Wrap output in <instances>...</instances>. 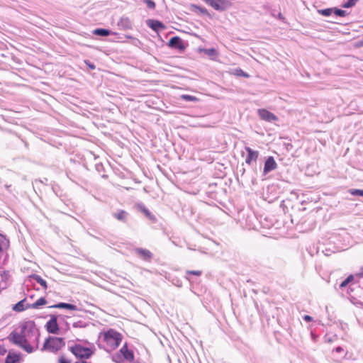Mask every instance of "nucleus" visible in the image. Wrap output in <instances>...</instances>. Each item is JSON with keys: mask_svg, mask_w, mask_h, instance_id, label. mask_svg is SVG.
<instances>
[{"mask_svg": "<svg viewBox=\"0 0 363 363\" xmlns=\"http://www.w3.org/2000/svg\"><path fill=\"white\" fill-rule=\"evenodd\" d=\"M30 335H35V339L37 342H38L40 337V332L36 328L35 322L33 320L23 323L21 326L20 333L13 330L9 334L7 338L13 345L20 347L23 342H26L27 337H30Z\"/></svg>", "mask_w": 363, "mask_h": 363, "instance_id": "nucleus-1", "label": "nucleus"}, {"mask_svg": "<svg viewBox=\"0 0 363 363\" xmlns=\"http://www.w3.org/2000/svg\"><path fill=\"white\" fill-rule=\"evenodd\" d=\"M65 345V342L64 338L49 336L45 339L41 350L55 353L60 350Z\"/></svg>", "mask_w": 363, "mask_h": 363, "instance_id": "nucleus-2", "label": "nucleus"}, {"mask_svg": "<svg viewBox=\"0 0 363 363\" xmlns=\"http://www.w3.org/2000/svg\"><path fill=\"white\" fill-rule=\"evenodd\" d=\"M101 334L103 335L104 341L113 349L118 347L122 341V335L114 329H108Z\"/></svg>", "mask_w": 363, "mask_h": 363, "instance_id": "nucleus-3", "label": "nucleus"}, {"mask_svg": "<svg viewBox=\"0 0 363 363\" xmlns=\"http://www.w3.org/2000/svg\"><path fill=\"white\" fill-rule=\"evenodd\" d=\"M70 351L77 358L79 359H89L94 353L89 347L78 344L71 347Z\"/></svg>", "mask_w": 363, "mask_h": 363, "instance_id": "nucleus-4", "label": "nucleus"}, {"mask_svg": "<svg viewBox=\"0 0 363 363\" xmlns=\"http://www.w3.org/2000/svg\"><path fill=\"white\" fill-rule=\"evenodd\" d=\"M45 328L49 333L57 335L59 333L60 328L57 323V316L50 315V319L46 323Z\"/></svg>", "mask_w": 363, "mask_h": 363, "instance_id": "nucleus-5", "label": "nucleus"}, {"mask_svg": "<svg viewBox=\"0 0 363 363\" xmlns=\"http://www.w3.org/2000/svg\"><path fill=\"white\" fill-rule=\"evenodd\" d=\"M168 46L171 48L177 49L179 51H184L186 49V46L182 39L179 36L172 37L169 42Z\"/></svg>", "mask_w": 363, "mask_h": 363, "instance_id": "nucleus-6", "label": "nucleus"}, {"mask_svg": "<svg viewBox=\"0 0 363 363\" xmlns=\"http://www.w3.org/2000/svg\"><path fill=\"white\" fill-rule=\"evenodd\" d=\"M277 167V163L276 162L274 157L269 156L264 161L263 175L266 176L272 171L276 169Z\"/></svg>", "mask_w": 363, "mask_h": 363, "instance_id": "nucleus-7", "label": "nucleus"}, {"mask_svg": "<svg viewBox=\"0 0 363 363\" xmlns=\"http://www.w3.org/2000/svg\"><path fill=\"white\" fill-rule=\"evenodd\" d=\"M118 351L124 360H126L129 362H132L134 360L135 356L133 351L128 349L127 342H125Z\"/></svg>", "mask_w": 363, "mask_h": 363, "instance_id": "nucleus-8", "label": "nucleus"}, {"mask_svg": "<svg viewBox=\"0 0 363 363\" xmlns=\"http://www.w3.org/2000/svg\"><path fill=\"white\" fill-rule=\"evenodd\" d=\"M245 150L247 152L245 158L246 164L251 165L253 162H256L259 157V151L254 150L251 147L247 146L245 147Z\"/></svg>", "mask_w": 363, "mask_h": 363, "instance_id": "nucleus-9", "label": "nucleus"}, {"mask_svg": "<svg viewBox=\"0 0 363 363\" xmlns=\"http://www.w3.org/2000/svg\"><path fill=\"white\" fill-rule=\"evenodd\" d=\"M258 114L261 119L267 122H274L278 120V118L273 113L267 111V109H259Z\"/></svg>", "mask_w": 363, "mask_h": 363, "instance_id": "nucleus-10", "label": "nucleus"}, {"mask_svg": "<svg viewBox=\"0 0 363 363\" xmlns=\"http://www.w3.org/2000/svg\"><path fill=\"white\" fill-rule=\"evenodd\" d=\"M146 24L149 28L157 33L166 28L165 25L158 20L148 19L146 21Z\"/></svg>", "mask_w": 363, "mask_h": 363, "instance_id": "nucleus-11", "label": "nucleus"}, {"mask_svg": "<svg viewBox=\"0 0 363 363\" xmlns=\"http://www.w3.org/2000/svg\"><path fill=\"white\" fill-rule=\"evenodd\" d=\"M136 207L137 209L143 213L150 220H151L152 223H157V219L156 216L153 215L143 203H138Z\"/></svg>", "mask_w": 363, "mask_h": 363, "instance_id": "nucleus-12", "label": "nucleus"}, {"mask_svg": "<svg viewBox=\"0 0 363 363\" xmlns=\"http://www.w3.org/2000/svg\"><path fill=\"white\" fill-rule=\"evenodd\" d=\"M21 354L20 352L10 350L6 357L5 363H21Z\"/></svg>", "mask_w": 363, "mask_h": 363, "instance_id": "nucleus-13", "label": "nucleus"}, {"mask_svg": "<svg viewBox=\"0 0 363 363\" xmlns=\"http://www.w3.org/2000/svg\"><path fill=\"white\" fill-rule=\"evenodd\" d=\"M118 26L121 30H126L132 29V23L128 17L123 16L118 22Z\"/></svg>", "mask_w": 363, "mask_h": 363, "instance_id": "nucleus-14", "label": "nucleus"}, {"mask_svg": "<svg viewBox=\"0 0 363 363\" xmlns=\"http://www.w3.org/2000/svg\"><path fill=\"white\" fill-rule=\"evenodd\" d=\"M49 308H60V309H67L70 311H77V306L74 304L69 303H64V302H60L55 305L49 306Z\"/></svg>", "mask_w": 363, "mask_h": 363, "instance_id": "nucleus-15", "label": "nucleus"}, {"mask_svg": "<svg viewBox=\"0 0 363 363\" xmlns=\"http://www.w3.org/2000/svg\"><path fill=\"white\" fill-rule=\"evenodd\" d=\"M135 252L138 256L142 257L145 261H150L153 256L152 253L150 250L143 249V248H140V247L136 248Z\"/></svg>", "mask_w": 363, "mask_h": 363, "instance_id": "nucleus-16", "label": "nucleus"}, {"mask_svg": "<svg viewBox=\"0 0 363 363\" xmlns=\"http://www.w3.org/2000/svg\"><path fill=\"white\" fill-rule=\"evenodd\" d=\"M92 33L95 35L100 36V37H106L111 34H116L115 33L112 32L109 29L102 28H99L94 29L92 31Z\"/></svg>", "mask_w": 363, "mask_h": 363, "instance_id": "nucleus-17", "label": "nucleus"}, {"mask_svg": "<svg viewBox=\"0 0 363 363\" xmlns=\"http://www.w3.org/2000/svg\"><path fill=\"white\" fill-rule=\"evenodd\" d=\"M113 216L118 220L125 223L128 220V213L124 210H119L118 212L113 213Z\"/></svg>", "mask_w": 363, "mask_h": 363, "instance_id": "nucleus-18", "label": "nucleus"}, {"mask_svg": "<svg viewBox=\"0 0 363 363\" xmlns=\"http://www.w3.org/2000/svg\"><path fill=\"white\" fill-rule=\"evenodd\" d=\"M47 303V300L45 297H41L39 299H38L35 302H34L32 304H27L26 306V308H39L40 306H44Z\"/></svg>", "mask_w": 363, "mask_h": 363, "instance_id": "nucleus-19", "label": "nucleus"}, {"mask_svg": "<svg viewBox=\"0 0 363 363\" xmlns=\"http://www.w3.org/2000/svg\"><path fill=\"white\" fill-rule=\"evenodd\" d=\"M30 279L35 280L38 282L44 289H48L47 281L43 279L40 275L33 274L30 276Z\"/></svg>", "mask_w": 363, "mask_h": 363, "instance_id": "nucleus-20", "label": "nucleus"}, {"mask_svg": "<svg viewBox=\"0 0 363 363\" xmlns=\"http://www.w3.org/2000/svg\"><path fill=\"white\" fill-rule=\"evenodd\" d=\"M26 298H23L21 301L16 303L13 306V310L16 312H21L27 309L28 308H26V306L24 305V303L26 301Z\"/></svg>", "mask_w": 363, "mask_h": 363, "instance_id": "nucleus-21", "label": "nucleus"}, {"mask_svg": "<svg viewBox=\"0 0 363 363\" xmlns=\"http://www.w3.org/2000/svg\"><path fill=\"white\" fill-rule=\"evenodd\" d=\"M354 280V276L352 274L349 275L345 280H343L339 287L342 289L346 287L351 281Z\"/></svg>", "mask_w": 363, "mask_h": 363, "instance_id": "nucleus-22", "label": "nucleus"}, {"mask_svg": "<svg viewBox=\"0 0 363 363\" xmlns=\"http://www.w3.org/2000/svg\"><path fill=\"white\" fill-rule=\"evenodd\" d=\"M203 52L211 58L216 57L218 55L217 50L213 48L204 49Z\"/></svg>", "mask_w": 363, "mask_h": 363, "instance_id": "nucleus-23", "label": "nucleus"}, {"mask_svg": "<svg viewBox=\"0 0 363 363\" xmlns=\"http://www.w3.org/2000/svg\"><path fill=\"white\" fill-rule=\"evenodd\" d=\"M233 73H234L235 75H236L238 77H244V78H249L250 77V75L247 73H246L245 72H244L240 68L235 69Z\"/></svg>", "mask_w": 363, "mask_h": 363, "instance_id": "nucleus-24", "label": "nucleus"}, {"mask_svg": "<svg viewBox=\"0 0 363 363\" xmlns=\"http://www.w3.org/2000/svg\"><path fill=\"white\" fill-rule=\"evenodd\" d=\"M333 13L335 16L340 17H345L347 15V12L346 11L338 9L337 7L333 8Z\"/></svg>", "mask_w": 363, "mask_h": 363, "instance_id": "nucleus-25", "label": "nucleus"}, {"mask_svg": "<svg viewBox=\"0 0 363 363\" xmlns=\"http://www.w3.org/2000/svg\"><path fill=\"white\" fill-rule=\"evenodd\" d=\"M21 348L24 350L28 353H31L33 351V347L28 342L27 339L26 340V342H23L21 346Z\"/></svg>", "mask_w": 363, "mask_h": 363, "instance_id": "nucleus-26", "label": "nucleus"}, {"mask_svg": "<svg viewBox=\"0 0 363 363\" xmlns=\"http://www.w3.org/2000/svg\"><path fill=\"white\" fill-rule=\"evenodd\" d=\"M348 192L352 196L363 197V189H350Z\"/></svg>", "mask_w": 363, "mask_h": 363, "instance_id": "nucleus-27", "label": "nucleus"}, {"mask_svg": "<svg viewBox=\"0 0 363 363\" xmlns=\"http://www.w3.org/2000/svg\"><path fill=\"white\" fill-rule=\"evenodd\" d=\"M112 360L113 362H116V363H123L124 362V359L122 358V356L121 354H120L119 351L117 352L116 353H115L113 356H112Z\"/></svg>", "mask_w": 363, "mask_h": 363, "instance_id": "nucleus-28", "label": "nucleus"}, {"mask_svg": "<svg viewBox=\"0 0 363 363\" xmlns=\"http://www.w3.org/2000/svg\"><path fill=\"white\" fill-rule=\"evenodd\" d=\"M318 13L324 16H330L333 13V8H327L318 11Z\"/></svg>", "mask_w": 363, "mask_h": 363, "instance_id": "nucleus-29", "label": "nucleus"}, {"mask_svg": "<svg viewBox=\"0 0 363 363\" xmlns=\"http://www.w3.org/2000/svg\"><path fill=\"white\" fill-rule=\"evenodd\" d=\"M181 99L186 101H194V102H196V101H198L199 99L194 96H191V95H189V94H183L181 96Z\"/></svg>", "mask_w": 363, "mask_h": 363, "instance_id": "nucleus-30", "label": "nucleus"}, {"mask_svg": "<svg viewBox=\"0 0 363 363\" xmlns=\"http://www.w3.org/2000/svg\"><path fill=\"white\" fill-rule=\"evenodd\" d=\"M359 0H347L342 4V7L349 9L353 7Z\"/></svg>", "mask_w": 363, "mask_h": 363, "instance_id": "nucleus-31", "label": "nucleus"}, {"mask_svg": "<svg viewBox=\"0 0 363 363\" xmlns=\"http://www.w3.org/2000/svg\"><path fill=\"white\" fill-rule=\"evenodd\" d=\"M193 6L194 7L195 9L199 10L203 15L210 16V14L206 8L197 5H193Z\"/></svg>", "mask_w": 363, "mask_h": 363, "instance_id": "nucleus-32", "label": "nucleus"}, {"mask_svg": "<svg viewBox=\"0 0 363 363\" xmlns=\"http://www.w3.org/2000/svg\"><path fill=\"white\" fill-rule=\"evenodd\" d=\"M143 2L150 9H154L155 8V3L153 0H143Z\"/></svg>", "mask_w": 363, "mask_h": 363, "instance_id": "nucleus-33", "label": "nucleus"}, {"mask_svg": "<svg viewBox=\"0 0 363 363\" xmlns=\"http://www.w3.org/2000/svg\"><path fill=\"white\" fill-rule=\"evenodd\" d=\"M72 326H73V328H85L86 326V324L84 323L82 320H78L77 322H74L72 324Z\"/></svg>", "mask_w": 363, "mask_h": 363, "instance_id": "nucleus-34", "label": "nucleus"}, {"mask_svg": "<svg viewBox=\"0 0 363 363\" xmlns=\"http://www.w3.org/2000/svg\"><path fill=\"white\" fill-rule=\"evenodd\" d=\"M186 273V274L195 275V276L199 277L201 275L202 272L199 271V270H187Z\"/></svg>", "mask_w": 363, "mask_h": 363, "instance_id": "nucleus-35", "label": "nucleus"}, {"mask_svg": "<svg viewBox=\"0 0 363 363\" xmlns=\"http://www.w3.org/2000/svg\"><path fill=\"white\" fill-rule=\"evenodd\" d=\"M84 63L91 70H94L96 69V65H94V63L91 62L90 60H85Z\"/></svg>", "mask_w": 363, "mask_h": 363, "instance_id": "nucleus-36", "label": "nucleus"}, {"mask_svg": "<svg viewBox=\"0 0 363 363\" xmlns=\"http://www.w3.org/2000/svg\"><path fill=\"white\" fill-rule=\"evenodd\" d=\"M6 352L7 350L5 348V347L3 345H0V357L5 355Z\"/></svg>", "mask_w": 363, "mask_h": 363, "instance_id": "nucleus-37", "label": "nucleus"}, {"mask_svg": "<svg viewBox=\"0 0 363 363\" xmlns=\"http://www.w3.org/2000/svg\"><path fill=\"white\" fill-rule=\"evenodd\" d=\"M59 363H71V361L66 359L64 356H61L59 359Z\"/></svg>", "mask_w": 363, "mask_h": 363, "instance_id": "nucleus-38", "label": "nucleus"}, {"mask_svg": "<svg viewBox=\"0 0 363 363\" xmlns=\"http://www.w3.org/2000/svg\"><path fill=\"white\" fill-rule=\"evenodd\" d=\"M172 283L177 287H182V281H180L179 279H174L172 281Z\"/></svg>", "mask_w": 363, "mask_h": 363, "instance_id": "nucleus-39", "label": "nucleus"}, {"mask_svg": "<svg viewBox=\"0 0 363 363\" xmlns=\"http://www.w3.org/2000/svg\"><path fill=\"white\" fill-rule=\"evenodd\" d=\"M303 319L306 322H311L313 320V318L309 315H305L303 317Z\"/></svg>", "mask_w": 363, "mask_h": 363, "instance_id": "nucleus-40", "label": "nucleus"}, {"mask_svg": "<svg viewBox=\"0 0 363 363\" xmlns=\"http://www.w3.org/2000/svg\"><path fill=\"white\" fill-rule=\"evenodd\" d=\"M343 348L340 346L335 347V351L337 353L343 352Z\"/></svg>", "mask_w": 363, "mask_h": 363, "instance_id": "nucleus-41", "label": "nucleus"}, {"mask_svg": "<svg viewBox=\"0 0 363 363\" xmlns=\"http://www.w3.org/2000/svg\"><path fill=\"white\" fill-rule=\"evenodd\" d=\"M3 243H4V241L0 239V254H1L3 252Z\"/></svg>", "mask_w": 363, "mask_h": 363, "instance_id": "nucleus-42", "label": "nucleus"}, {"mask_svg": "<svg viewBox=\"0 0 363 363\" xmlns=\"http://www.w3.org/2000/svg\"><path fill=\"white\" fill-rule=\"evenodd\" d=\"M102 167H103V165L101 163L96 164V169L99 172L100 171V169L102 168Z\"/></svg>", "mask_w": 363, "mask_h": 363, "instance_id": "nucleus-43", "label": "nucleus"}, {"mask_svg": "<svg viewBox=\"0 0 363 363\" xmlns=\"http://www.w3.org/2000/svg\"><path fill=\"white\" fill-rule=\"evenodd\" d=\"M357 275L359 277L363 276V266L360 268V272Z\"/></svg>", "mask_w": 363, "mask_h": 363, "instance_id": "nucleus-44", "label": "nucleus"}, {"mask_svg": "<svg viewBox=\"0 0 363 363\" xmlns=\"http://www.w3.org/2000/svg\"><path fill=\"white\" fill-rule=\"evenodd\" d=\"M278 18L280 19V20H283L284 19V17L283 16V15L281 14V13H279L278 14Z\"/></svg>", "mask_w": 363, "mask_h": 363, "instance_id": "nucleus-45", "label": "nucleus"}, {"mask_svg": "<svg viewBox=\"0 0 363 363\" xmlns=\"http://www.w3.org/2000/svg\"><path fill=\"white\" fill-rule=\"evenodd\" d=\"M262 291L264 294H267L268 291V289L264 288Z\"/></svg>", "mask_w": 363, "mask_h": 363, "instance_id": "nucleus-46", "label": "nucleus"}, {"mask_svg": "<svg viewBox=\"0 0 363 363\" xmlns=\"http://www.w3.org/2000/svg\"><path fill=\"white\" fill-rule=\"evenodd\" d=\"M125 37H126L127 38H129V39H132V38H133L131 35H125Z\"/></svg>", "mask_w": 363, "mask_h": 363, "instance_id": "nucleus-47", "label": "nucleus"}, {"mask_svg": "<svg viewBox=\"0 0 363 363\" xmlns=\"http://www.w3.org/2000/svg\"><path fill=\"white\" fill-rule=\"evenodd\" d=\"M252 292H253L254 294H257V291L256 289H252Z\"/></svg>", "mask_w": 363, "mask_h": 363, "instance_id": "nucleus-48", "label": "nucleus"}, {"mask_svg": "<svg viewBox=\"0 0 363 363\" xmlns=\"http://www.w3.org/2000/svg\"><path fill=\"white\" fill-rule=\"evenodd\" d=\"M186 279H188L189 281H191V279H189V277H186Z\"/></svg>", "mask_w": 363, "mask_h": 363, "instance_id": "nucleus-49", "label": "nucleus"}, {"mask_svg": "<svg viewBox=\"0 0 363 363\" xmlns=\"http://www.w3.org/2000/svg\"><path fill=\"white\" fill-rule=\"evenodd\" d=\"M186 279H188L189 281H191V279H189V277H186Z\"/></svg>", "mask_w": 363, "mask_h": 363, "instance_id": "nucleus-50", "label": "nucleus"}, {"mask_svg": "<svg viewBox=\"0 0 363 363\" xmlns=\"http://www.w3.org/2000/svg\"><path fill=\"white\" fill-rule=\"evenodd\" d=\"M186 279H188L189 281H191V279H189V277H186Z\"/></svg>", "mask_w": 363, "mask_h": 363, "instance_id": "nucleus-51", "label": "nucleus"}, {"mask_svg": "<svg viewBox=\"0 0 363 363\" xmlns=\"http://www.w3.org/2000/svg\"><path fill=\"white\" fill-rule=\"evenodd\" d=\"M0 236L4 237V235L2 234H1V233H0Z\"/></svg>", "mask_w": 363, "mask_h": 363, "instance_id": "nucleus-52", "label": "nucleus"}]
</instances>
